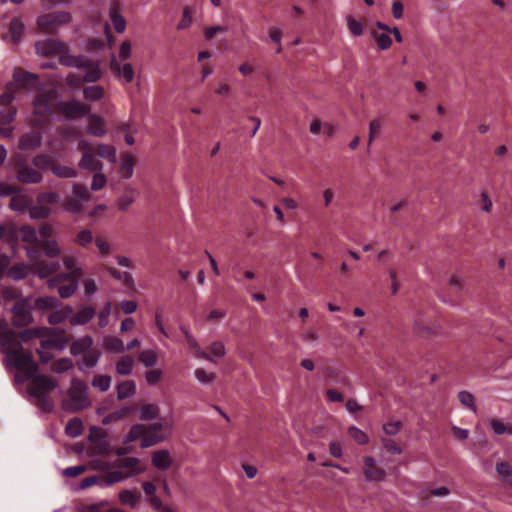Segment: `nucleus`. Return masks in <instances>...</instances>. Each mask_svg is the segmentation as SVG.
Instances as JSON below:
<instances>
[{
    "mask_svg": "<svg viewBox=\"0 0 512 512\" xmlns=\"http://www.w3.org/2000/svg\"><path fill=\"white\" fill-rule=\"evenodd\" d=\"M186 341L189 347L194 350L196 357L205 359L210 362H214L212 355L206 353L204 350L201 349L200 345L198 344L194 336H189Z\"/></svg>",
    "mask_w": 512,
    "mask_h": 512,
    "instance_id": "49530a36",
    "label": "nucleus"
},
{
    "mask_svg": "<svg viewBox=\"0 0 512 512\" xmlns=\"http://www.w3.org/2000/svg\"><path fill=\"white\" fill-rule=\"evenodd\" d=\"M226 31H227V28L225 26H220V25L212 26V27H208L205 29L204 36H205L206 40L210 41L217 35L224 34Z\"/></svg>",
    "mask_w": 512,
    "mask_h": 512,
    "instance_id": "69168bd1",
    "label": "nucleus"
},
{
    "mask_svg": "<svg viewBox=\"0 0 512 512\" xmlns=\"http://www.w3.org/2000/svg\"><path fill=\"white\" fill-rule=\"evenodd\" d=\"M79 167L88 171H100L102 163L95 157L94 153H84L79 162Z\"/></svg>",
    "mask_w": 512,
    "mask_h": 512,
    "instance_id": "aec40b11",
    "label": "nucleus"
},
{
    "mask_svg": "<svg viewBox=\"0 0 512 512\" xmlns=\"http://www.w3.org/2000/svg\"><path fill=\"white\" fill-rule=\"evenodd\" d=\"M136 392V384L133 380H126L117 385V399L123 400L133 396Z\"/></svg>",
    "mask_w": 512,
    "mask_h": 512,
    "instance_id": "5701e85b",
    "label": "nucleus"
},
{
    "mask_svg": "<svg viewBox=\"0 0 512 512\" xmlns=\"http://www.w3.org/2000/svg\"><path fill=\"white\" fill-rule=\"evenodd\" d=\"M55 98L54 91L40 94L33 101L34 113L42 117H48L52 113V103Z\"/></svg>",
    "mask_w": 512,
    "mask_h": 512,
    "instance_id": "9b49d317",
    "label": "nucleus"
},
{
    "mask_svg": "<svg viewBox=\"0 0 512 512\" xmlns=\"http://www.w3.org/2000/svg\"><path fill=\"white\" fill-rule=\"evenodd\" d=\"M159 414V407L155 404H144L140 408V419L141 420H152L155 419Z\"/></svg>",
    "mask_w": 512,
    "mask_h": 512,
    "instance_id": "37998d69",
    "label": "nucleus"
},
{
    "mask_svg": "<svg viewBox=\"0 0 512 512\" xmlns=\"http://www.w3.org/2000/svg\"><path fill=\"white\" fill-rule=\"evenodd\" d=\"M57 263H46L45 261H37L32 266V271L41 279L48 278L56 272Z\"/></svg>",
    "mask_w": 512,
    "mask_h": 512,
    "instance_id": "f3484780",
    "label": "nucleus"
},
{
    "mask_svg": "<svg viewBox=\"0 0 512 512\" xmlns=\"http://www.w3.org/2000/svg\"><path fill=\"white\" fill-rule=\"evenodd\" d=\"M89 124L86 127V131L88 134L102 137L106 134V128L104 125L103 119L95 114H89Z\"/></svg>",
    "mask_w": 512,
    "mask_h": 512,
    "instance_id": "dca6fc26",
    "label": "nucleus"
},
{
    "mask_svg": "<svg viewBox=\"0 0 512 512\" xmlns=\"http://www.w3.org/2000/svg\"><path fill=\"white\" fill-rule=\"evenodd\" d=\"M133 166H134L133 158L128 154L123 155L121 168L124 172L125 178H130L132 176Z\"/></svg>",
    "mask_w": 512,
    "mask_h": 512,
    "instance_id": "e2e57ef3",
    "label": "nucleus"
},
{
    "mask_svg": "<svg viewBox=\"0 0 512 512\" xmlns=\"http://www.w3.org/2000/svg\"><path fill=\"white\" fill-rule=\"evenodd\" d=\"M84 97L89 101L100 100L104 95V90L101 86H90L84 89Z\"/></svg>",
    "mask_w": 512,
    "mask_h": 512,
    "instance_id": "3c124183",
    "label": "nucleus"
},
{
    "mask_svg": "<svg viewBox=\"0 0 512 512\" xmlns=\"http://www.w3.org/2000/svg\"><path fill=\"white\" fill-rule=\"evenodd\" d=\"M24 30H25V25L21 21V19L18 17L12 18L10 21L9 30H8V35L10 37V40L14 44L18 43L22 38Z\"/></svg>",
    "mask_w": 512,
    "mask_h": 512,
    "instance_id": "a211bd4d",
    "label": "nucleus"
},
{
    "mask_svg": "<svg viewBox=\"0 0 512 512\" xmlns=\"http://www.w3.org/2000/svg\"><path fill=\"white\" fill-rule=\"evenodd\" d=\"M83 432V423L79 418H72L68 421L65 427L66 435L76 438Z\"/></svg>",
    "mask_w": 512,
    "mask_h": 512,
    "instance_id": "473e14b6",
    "label": "nucleus"
},
{
    "mask_svg": "<svg viewBox=\"0 0 512 512\" xmlns=\"http://www.w3.org/2000/svg\"><path fill=\"white\" fill-rule=\"evenodd\" d=\"M381 444L383 447L393 455H400L403 452V449L400 447V445L397 444V442L391 438H382Z\"/></svg>",
    "mask_w": 512,
    "mask_h": 512,
    "instance_id": "4d7b16f0",
    "label": "nucleus"
},
{
    "mask_svg": "<svg viewBox=\"0 0 512 512\" xmlns=\"http://www.w3.org/2000/svg\"><path fill=\"white\" fill-rule=\"evenodd\" d=\"M44 334V330L41 329V328H31V329H26V330H23L19 336L20 338L25 341V342H28L29 340L33 339V338H39V337H42Z\"/></svg>",
    "mask_w": 512,
    "mask_h": 512,
    "instance_id": "bf43d9fd",
    "label": "nucleus"
},
{
    "mask_svg": "<svg viewBox=\"0 0 512 512\" xmlns=\"http://www.w3.org/2000/svg\"><path fill=\"white\" fill-rule=\"evenodd\" d=\"M62 263L68 271L49 278L47 286L49 289L57 288L60 298L68 299L77 291L79 279L84 275V271L78 266L77 260L73 256H64Z\"/></svg>",
    "mask_w": 512,
    "mask_h": 512,
    "instance_id": "f257e3e1",
    "label": "nucleus"
},
{
    "mask_svg": "<svg viewBox=\"0 0 512 512\" xmlns=\"http://www.w3.org/2000/svg\"><path fill=\"white\" fill-rule=\"evenodd\" d=\"M111 21L113 23L114 29L118 33H122L125 30L126 27V21L125 19L119 15L115 10L111 11Z\"/></svg>",
    "mask_w": 512,
    "mask_h": 512,
    "instance_id": "052dcab7",
    "label": "nucleus"
},
{
    "mask_svg": "<svg viewBox=\"0 0 512 512\" xmlns=\"http://www.w3.org/2000/svg\"><path fill=\"white\" fill-rule=\"evenodd\" d=\"M52 173L59 178H75L77 171L74 168L59 165L55 162L52 166Z\"/></svg>",
    "mask_w": 512,
    "mask_h": 512,
    "instance_id": "58836bf2",
    "label": "nucleus"
},
{
    "mask_svg": "<svg viewBox=\"0 0 512 512\" xmlns=\"http://www.w3.org/2000/svg\"><path fill=\"white\" fill-rule=\"evenodd\" d=\"M72 313H73V308L70 306H65L64 308H62L60 310L53 311L48 316V322L53 325L60 324V323L64 322L67 318H70Z\"/></svg>",
    "mask_w": 512,
    "mask_h": 512,
    "instance_id": "bb28decb",
    "label": "nucleus"
},
{
    "mask_svg": "<svg viewBox=\"0 0 512 512\" xmlns=\"http://www.w3.org/2000/svg\"><path fill=\"white\" fill-rule=\"evenodd\" d=\"M87 391L88 387L83 381L73 379L67 398L62 402V408L67 412H78L91 406Z\"/></svg>",
    "mask_w": 512,
    "mask_h": 512,
    "instance_id": "20e7f679",
    "label": "nucleus"
},
{
    "mask_svg": "<svg viewBox=\"0 0 512 512\" xmlns=\"http://www.w3.org/2000/svg\"><path fill=\"white\" fill-rule=\"evenodd\" d=\"M348 433L351 438L359 445H366L369 442L368 435L355 426L349 427Z\"/></svg>",
    "mask_w": 512,
    "mask_h": 512,
    "instance_id": "8fccbe9b",
    "label": "nucleus"
},
{
    "mask_svg": "<svg viewBox=\"0 0 512 512\" xmlns=\"http://www.w3.org/2000/svg\"><path fill=\"white\" fill-rule=\"evenodd\" d=\"M374 38H375L377 45L381 49H387L388 47H390V45L392 43L391 37L386 32H382V33L374 32Z\"/></svg>",
    "mask_w": 512,
    "mask_h": 512,
    "instance_id": "0e129e2a",
    "label": "nucleus"
},
{
    "mask_svg": "<svg viewBox=\"0 0 512 512\" xmlns=\"http://www.w3.org/2000/svg\"><path fill=\"white\" fill-rule=\"evenodd\" d=\"M46 256L50 258L58 257L61 254V248L55 240H45L39 243Z\"/></svg>",
    "mask_w": 512,
    "mask_h": 512,
    "instance_id": "72a5a7b5",
    "label": "nucleus"
},
{
    "mask_svg": "<svg viewBox=\"0 0 512 512\" xmlns=\"http://www.w3.org/2000/svg\"><path fill=\"white\" fill-rule=\"evenodd\" d=\"M458 398L460 403L467 409L473 412L477 411L475 396L472 393L468 391H460L458 394Z\"/></svg>",
    "mask_w": 512,
    "mask_h": 512,
    "instance_id": "09e8293b",
    "label": "nucleus"
},
{
    "mask_svg": "<svg viewBox=\"0 0 512 512\" xmlns=\"http://www.w3.org/2000/svg\"><path fill=\"white\" fill-rule=\"evenodd\" d=\"M97 154L112 163L116 162V149L112 145L99 144Z\"/></svg>",
    "mask_w": 512,
    "mask_h": 512,
    "instance_id": "de8ad7c7",
    "label": "nucleus"
},
{
    "mask_svg": "<svg viewBox=\"0 0 512 512\" xmlns=\"http://www.w3.org/2000/svg\"><path fill=\"white\" fill-rule=\"evenodd\" d=\"M16 116V109L14 107H9L7 109L0 111V125L5 126L10 124Z\"/></svg>",
    "mask_w": 512,
    "mask_h": 512,
    "instance_id": "13d9d810",
    "label": "nucleus"
},
{
    "mask_svg": "<svg viewBox=\"0 0 512 512\" xmlns=\"http://www.w3.org/2000/svg\"><path fill=\"white\" fill-rule=\"evenodd\" d=\"M496 471L503 481L512 485V467L509 463L504 461L497 462Z\"/></svg>",
    "mask_w": 512,
    "mask_h": 512,
    "instance_id": "a19ab883",
    "label": "nucleus"
},
{
    "mask_svg": "<svg viewBox=\"0 0 512 512\" xmlns=\"http://www.w3.org/2000/svg\"><path fill=\"white\" fill-rule=\"evenodd\" d=\"M20 235H21L22 240L26 243H30V244L38 243L37 231L29 225H24L20 228Z\"/></svg>",
    "mask_w": 512,
    "mask_h": 512,
    "instance_id": "a18cd8bd",
    "label": "nucleus"
},
{
    "mask_svg": "<svg viewBox=\"0 0 512 512\" xmlns=\"http://www.w3.org/2000/svg\"><path fill=\"white\" fill-rule=\"evenodd\" d=\"M0 349L5 358L24 350L17 334L10 330L0 332Z\"/></svg>",
    "mask_w": 512,
    "mask_h": 512,
    "instance_id": "6e6552de",
    "label": "nucleus"
},
{
    "mask_svg": "<svg viewBox=\"0 0 512 512\" xmlns=\"http://www.w3.org/2000/svg\"><path fill=\"white\" fill-rule=\"evenodd\" d=\"M28 379L30 383L27 393L32 403L45 413L51 412L54 404L49 395L58 386V382L38 372Z\"/></svg>",
    "mask_w": 512,
    "mask_h": 512,
    "instance_id": "f03ea898",
    "label": "nucleus"
},
{
    "mask_svg": "<svg viewBox=\"0 0 512 512\" xmlns=\"http://www.w3.org/2000/svg\"><path fill=\"white\" fill-rule=\"evenodd\" d=\"M7 368H13L25 375V379L32 377L39 370L38 364L33 360L29 351L21 352L4 359Z\"/></svg>",
    "mask_w": 512,
    "mask_h": 512,
    "instance_id": "39448f33",
    "label": "nucleus"
},
{
    "mask_svg": "<svg viewBox=\"0 0 512 512\" xmlns=\"http://www.w3.org/2000/svg\"><path fill=\"white\" fill-rule=\"evenodd\" d=\"M60 301L54 296L39 297L35 300V307L40 310H49L57 308Z\"/></svg>",
    "mask_w": 512,
    "mask_h": 512,
    "instance_id": "2f4dec72",
    "label": "nucleus"
},
{
    "mask_svg": "<svg viewBox=\"0 0 512 512\" xmlns=\"http://www.w3.org/2000/svg\"><path fill=\"white\" fill-rule=\"evenodd\" d=\"M130 412H131V409L129 407H121L120 409L115 410V411L109 413L108 415H106L102 419V424L108 425L112 422L119 421V420L123 419L125 416H127Z\"/></svg>",
    "mask_w": 512,
    "mask_h": 512,
    "instance_id": "4c0bfd02",
    "label": "nucleus"
},
{
    "mask_svg": "<svg viewBox=\"0 0 512 512\" xmlns=\"http://www.w3.org/2000/svg\"><path fill=\"white\" fill-rule=\"evenodd\" d=\"M490 427L493 432L497 435H502L505 433H512V428H508L502 421L500 420H492L490 422Z\"/></svg>",
    "mask_w": 512,
    "mask_h": 512,
    "instance_id": "338daca9",
    "label": "nucleus"
},
{
    "mask_svg": "<svg viewBox=\"0 0 512 512\" xmlns=\"http://www.w3.org/2000/svg\"><path fill=\"white\" fill-rule=\"evenodd\" d=\"M112 378L109 375L96 374L91 382L92 387L101 392H106L111 386Z\"/></svg>",
    "mask_w": 512,
    "mask_h": 512,
    "instance_id": "f704fd0d",
    "label": "nucleus"
},
{
    "mask_svg": "<svg viewBox=\"0 0 512 512\" xmlns=\"http://www.w3.org/2000/svg\"><path fill=\"white\" fill-rule=\"evenodd\" d=\"M56 109L68 119H78L90 113V106L77 100L62 101Z\"/></svg>",
    "mask_w": 512,
    "mask_h": 512,
    "instance_id": "0eeeda50",
    "label": "nucleus"
},
{
    "mask_svg": "<svg viewBox=\"0 0 512 512\" xmlns=\"http://www.w3.org/2000/svg\"><path fill=\"white\" fill-rule=\"evenodd\" d=\"M367 481L382 482L386 478V471L383 468L373 467L364 470Z\"/></svg>",
    "mask_w": 512,
    "mask_h": 512,
    "instance_id": "79ce46f5",
    "label": "nucleus"
},
{
    "mask_svg": "<svg viewBox=\"0 0 512 512\" xmlns=\"http://www.w3.org/2000/svg\"><path fill=\"white\" fill-rule=\"evenodd\" d=\"M13 314L12 324L15 327H24L32 323L31 307L26 301H17L11 310Z\"/></svg>",
    "mask_w": 512,
    "mask_h": 512,
    "instance_id": "9d476101",
    "label": "nucleus"
},
{
    "mask_svg": "<svg viewBox=\"0 0 512 512\" xmlns=\"http://www.w3.org/2000/svg\"><path fill=\"white\" fill-rule=\"evenodd\" d=\"M138 360L147 368L157 364V353L152 349L143 350L138 355Z\"/></svg>",
    "mask_w": 512,
    "mask_h": 512,
    "instance_id": "ea45409f",
    "label": "nucleus"
},
{
    "mask_svg": "<svg viewBox=\"0 0 512 512\" xmlns=\"http://www.w3.org/2000/svg\"><path fill=\"white\" fill-rule=\"evenodd\" d=\"M93 241V234L89 229L81 230L75 237L74 242L81 246L86 247Z\"/></svg>",
    "mask_w": 512,
    "mask_h": 512,
    "instance_id": "864d4df0",
    "label": "nucleus"
},
{
    "mask_svg": "<svg viewBox=\"0 0 512 512\" xmlns=\"http://www.w3.org/2000/svg\"><path fill=\"white\" fill-rule=\"evenodd\" d=\"M42 135L37 131L23 134L18 141V148L23 151L35 150L41 146Z\"/></svg>",
    "mask_w": 512,
    "mask_h": 512,
    "instance_id": "f8f14e48",
    "label": "nucleus"
},
{
    "mask_svg": "<svg viewBox=\"0 0 512 512\" xmlns=\"http://www.w3.org/2000/svg\"><path fill=\"white\" fill-rule=\"evenodd\" d=\"M29 198L25 195H12L10 199V208L17 212H25L29 208Z\"/></svg>",
    "mask_w": 512,
    "mask_h": 512,
    "instance_id": "c85d7f7f",
    "label": "nucleus"
},
{
    "mask_svg": "<svg viewBox=\"0 0 512 512\" xmlns=\"http://www.w3.org/2000/svg\"><path fill=\"white\" fill-rule=\"evenodd\" d=\"M107 179L103 173H95L91 183V189L93 191H98L102 189L106 185Z\"/></svg>",
    "mask_w": 512,
    "mask_h": 512,
    "instance_id": "774afa93",
    "label": "nucleus"
},
{
    "mask_svg": "<svg viewBox=\"0 0 512 512\" xmlns=\"http://www.w3.org/2000/svg\"><path fill=\"white\" fill-rule=\"evenodd\" d=\"M141 498V493L137 490L125 489L119 493V500L122 504L129 505L134 508Z\"/></svg>",
    "mask_w": 512,
    "mask_h": 512,
    "instance_id": "393cba45",
    "label": "nucleus"
},
{
    "mask_svg": "<svg viewBox=\"0 0 512 512\" xmlns=\"http://www.w3.org/2000/svg\"><path fill=\"white\" fill-rule=\"evenodd\" d=\"M15 171L17 179L26 184H36L42 181L40 171L28 166L23 159L17 160L15 163Z\"/></svg>",
    "mask_w": 512,
    "mask_h": 512,
    "instance_id": "1a4fd4ad",
    "label": "nucleus"
},
{
    "mask_svg": "<svg viewBox=\"0 0 512 512\" xmlns=\"http://www.w3.org/2000/svg\"><path fill=\"white\" fill-rule=\"evenodd\" d=\"M100 357L101 353L98 350H88L77 362V367L80 371L85 372L88 369L95 367Z\"/></svg>",
    "mask_w": 512,
    "mask_h": 512,
    "instance_id": "2eb2a0df",
    "label": "nucleus"
},
{
    "mask_svg": "<svg viewBox=\"0 0 512 512\" xmlns=\"http://www.w3.org/2000/svg\"><path fill=\"white\" fill-rule=\"evenodd\" d=\"M93 344V339L90 336L78 338L70 345V353L74 356L86 353Z\"/></svg>",
    "mask_w": 512,
    "mask_h": 512,
    "instance_id": "6ab92c4d",
    "label": "nucleus"
},
{
    "mask_svg": "<svg viewBox=\"0 0 512 512\" xmlns=\"http://www.w3.org/2000/svg\"><path fill=\"white\" fill-rule=\"evenodd\" d=\"M134 359L129 355L122 356L115 365V370L119 375L128 376L132 373Z\"/></svg>",
    "mask_w": 512,
    "mask_h": 512,
    "instance_id": "b1692460",
    "label": "nucleus"
},
{
    "mask_svg": "<svg viewBox=\"0 0 512 512\" xmlns=\"http://www.w3.org/2000/svg\"><path fill=\"white\" fill-rule=\"evenodd\" d=\"M28 211L31 219H46L52 212L50 207L39 203L34 206H29Z\"/></svg>",
    "mask_w": 512,
    "mask_h": 512,
    "instance_id": "c756f323",
    "label": "nucleus"
},
{
    "mask_svg": "<svg viewBox=\"0 0 512 512\" xmlns=\"http://www.w3.org/2000/svg\"><path fill=\"white\" fill-rule=\"evenodd\" d=\"M125 478H127V477L125 476V474L122 471H111L101 477L100 486L108 487L114 483L121 482Z\"/></svg>",
    "mask_w": 512,
    "mask_h": 512,
    "instance_id": "c9c22d12",
    "label": "nucleus"
},
{
    "mask_svg": "<svg viewBox=\"0 0 512 512\" xmlns=\"http://www.w3.org/2000/svg\"><path fill=\"white\" fill-rule=\"evenodd\" d=\"M152 464L160 470H166L171 465L170 454L167 450H159L152 455Z\"/></svg>",
    "mask_w": 512,
    "mask_h": 512,
    "instance_id": "4be33fe9",
    "label": "nucleus"
},
{
    "mask_svg": "<svg viewBox=\"0 0 512 512\" xmlns=\"http://www.w3.org/2000/svg\"><path fill=\"white\" fill-rule=\"evenodd\" d=\"M73 198L79 200L81 203L88 202L91 194L88 189L81 183H74L72 187Z\"/></svg>",
    "mask_w": 512,
    "mask_h": 512,
    "instance_id": "e433bc0d",
    "label": "nucleus"
},
{
    "mask_svg": "<svg viewBox=\"0 0 512 512\" xmlns=\"http://www.w3.org/2000/svg\"><path fill=\"white\" fill-rule=\"evenodd\" d=\"M60 197L56 192H45L40 193L37 197V203L39 204H55L59 201Z\"/></svg>",
    "mask_w": 512,
    "mask_h": 512,
    "instance_id": "680f3d73",
    "label": "nucleus"
},
{
    "mask_svg": "<svg viewBox=\"0 0 512 512\" xmlns=\"http://www.w3.org/2000/svg\"><path fill=\"white\" fill-rule=\"evenodd\" d=\"M110 68L123 83H130L134 78L133 66H110Z\"/></svg>",
    "mask_w": 512,
    "mask_h": 512,
    "instance_id": "a878e982",
    "label": "nucleus"
},
{
    "mask_svg": "<svg viewBox=\"0 0 512 512\" xmlns=\"http://www.w3.org/2000/svg\"><path fill=\"white\" fill-rule=\"evenodd\" d=\"M72 20V15L66 11H55L40 15L37 18L38 28L48 34H54L57 28L63 24H68Z\"/></svg>",
    "mask_w": 512,
    "mask_h": 512,
    "instance_id": "423d86ee",
    "label": "nucleus"
},
{
    "mask_svg": "<svg viewBox=\"0 0 512 512\" xmlns=\"http://www.w3.org/2000/svg\"><path fill=\"white\" fill-rule=\"evenodd\" d=\"M104 348L107 352L122 353L125 351L124 342L115 336H109L104 339Z\"/></svg>",
    "mask_w": 512,
    "mask_h": 512,
    "instance_id": "cd10ccee",
    "label": "nucleus"
},
{
    "mask_svg": "<svg viewBox=\"0 0 512 512\" xmlns=\"http://www.w3.org/2000/svg\"><path fill=\"white\" fill-rule=\"evenodd\" d=\"M96 312L93 307H80V309L70 316L69 323L73 326L84 325L88 323L94 316Z\"/></svg>",
    "mask_w": 512,
    "mask_h": 512,
    "instance_id": "4468645a",
    "label": "nucleus"
},
{
    "mask_svg": "<svg viewBox=\"0 0 512 512\" xmlns=\"http://www.w3.org/2000/svg\"><path fill=\"white\" fill-rule=\"evenodd\" d=\"M140 460L136 457H127L120 459L117 463V467L124 470V474L127 478L134 477L144 471V468L139 467Z\"/></svg>",
    "mask_w": 512,
    "mask_h": 512,
    "instance_id": "ddd939ff",
    "label": "nucleus"
},
{
    "mask_svg": "<svg viewBox=\"0 0 512 512\" xmlns=\"http://www.w3.org/2000/svg\"><path fill=\"white\" fill-rule=\"evenodd\" d=\"M196 379L201 384H211L216 379V374L213 372H207L203 368H197L194 372Z\"/></svg>",
    "mask_w": 512,
    "mask_h": 512,
    "instance_id": "603ef678",
    "label": "nucleus"
},
{
    "mask_svg": "<svg viewBox=\"0 0 512 512\" xmlns=\"http://www.w3.org/2000/svg\"><path fill=\"white\" fill-rule=\"evenodd\" d=\"M35 52L43 58H58L59 64H94L80 61L71 54L69 45L58 38H45L35 43Z\"/></svg>",
    "mask_w": 512,
    "mask_h": 512,
    "instance_id": "7ed1b4c3",
    "label": "nucleus"
},
{
    "mask_svg": "<svg viewBox=\"0 0 512 512\" xmlns=\"http://www.w3.org/2000/svg\"><path fill=\"white\" fill-rule=\"evenodd\" d=\"M346 21L348 29L353 36H360L363 34V25L360 21L356 20L351 15L347 16Z\"/></svg>",
    "mask_w": 512,
    "mask_h": 512,
    "instance_id": "6e6d98bb",
    "label": "nucleus"
},
{
    "mask_svg": "<svg viewBox=\"0 0 512 512\" xmlns=\"http://www.w3.org/2000/svg\"><path fill=\"white\" fill-rule=\"evenodd\" d=\"M13 76L16 84L22 88H32L37 80L36 75L24 70L16 71Z\"/></svg>",
    "mask_w": 512,
    "mask_h": 512,
    "instance_id": "412c9836",
    "label": "nucleus"
},
{
    "mask_svg": "<svg viewBox=\"0 0 512 512\" xmlns=\"http://www.w3.org/2000/svg\"><path fill=\"white\" fill-rule=\"evenodd\" d=\"M63 210L71 214H78L83 210V203L74 198L68 199L63 203Z\"/></svg>",
    "mask_w": 512,
    "mask_h": 512,
    "instance_id": "5fc2aeb1",
    "label": "nucleus"
},
{
    "mask_svg": "<svg viewBox=\"0 0 512 512\" xmlns=\"http://www.w3.org/2000/svg\"><path fill=\"white\" fill-rule=\"evenodd\" d=\"M147 432V427L143 424H135L133 425L129 432L124 436V443H131L139 438L142 439V436Z\"/></svg>",
    "mask_w": 512,
    "mask_h": 512,
    "instance_id": "7c9ffc66",
    "label": "nucleus"
},
{
    "mask_svg": "<svg viewBox=\"0 0 512 512\" xmlns=\"http://www.w3.org/2000/svg\"><path fill=\"white\" fill-rule=\"evenodd\" d=\"M32 163L36 168L40 170H45L48 168L52 170V166L55 164V161L46 154H39L33 158Z\"/></svg>",
    "mask_w": 512,
    "mask_h": 512,
    "instance_id": "c03bdc74",
    "label": "nucleus"
}]
</instances>
